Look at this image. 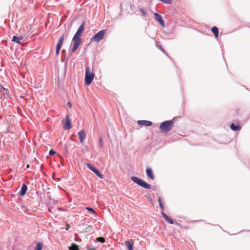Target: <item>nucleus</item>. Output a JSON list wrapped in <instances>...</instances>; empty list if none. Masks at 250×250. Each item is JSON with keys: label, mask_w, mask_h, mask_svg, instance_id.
Listing matches in <instances>:
<instances>
[{"label": "nucleus", "mask_w": 250, "mask_h": 250, "mask_svg": "<svg viewBox=\"0 0 250 250\" xmlns=\"http://www.w3.org/2000/svg\"><path fill=\"white\" fill-rule=\"evenodd\" d=\"M230 128L232 130L234 131H239L241 129V126L239 125H235L234 123H232L230 125Z\"/></svg>", "instance_id": "a211bd4d"}, {"label": "nucleus", "mask_w": 250, "mask_h": 250, "mask_svg": "<svg viewBox=\"0 0 250 250\" xmlns=\"http://www.w3.org/2000/svg\"><path fill=\"white\" fill-rule=\"evenodd\" d=\"M23 36L21 37H17L16 36H14L13 37L12 41L14 42L19 44H22V43L21 42V41L23 39Z\"/></svg>", "instance_id": "ddd939ff"}, {"label": "nucleus", "mask_w": 250, "mask_h": 250, "mask_svg": "<svg viewBox=\"0 0 250 250\" xmlns=\"http://www.w3.org/2000/svg\"><path fill=\"white\" fill-rule=\"evenodd\" d=\"M154 16L155 20H157L162 26L165 27V21L163 20L162 16L157 13H154Z\"/></svg>", "instance_id": "9d476101"}, {"label": "nucleus", "mask_w": 250, "mask_h": 250, "mask_svg": "<svg viewBox=\"0 0 250 250\" xmlns=\"http://www.w3.org/2000/svg\"><path fill=\"white\" fill-rule=\"evenodd\" d=\"M146 173L147 175L151 179H154V175L153 171L150 168H147L146 169Z\"/></svg>", "instance_id": "2eb2a0df"}, {"label": "nucleus", "mask_w": 250, "mask_h": 250, "mask_svg": "<svg viewBox=\"0 0 250 250\" xmlns=\"http://www.w3.org/2000/svg\"><path fill=\"white\" fill-rule=\"evenodd\" d=\"M63 41H64V38H63V36H62V37H61L60 38V39L58 41V42L57 44L56 52V54L57 55H58L59 54V52H60L61 48L62 45Z\"/></svg>", "instance_id": "1a4fd4ad"}, {"label": "nucleus", "mask_w": 250, "mask_h": 250, "mask_svg": "<svg viewBox=\"0 0 250 250\" xmlns=\"http://www.w3.org/2000/svg\"><path fill=\"white\" fill-rule=\"evenodd\" d=\"M71 127V122L69 116L67 115L65 118V122L63 125V128L66 130H68Z\"/></svg>", "instance_id": "6e6552de"}, {"label": "nucleus", "mask_w": 250, "mask_h": 250, "mask_svg": "<svg viewBox=\"0 0 250 250\" xmlns=\"http://www.w3.org/2000/svg\"><path fill=\"white\" fill-rule=\"evenodd\" d=\"M131 179L133 182L145 188L150 189L151 188L150 185L138 177L133 176L131 177Z\"/></svg>", "instance_id": "7ed1b4c3"}, {"label": "nucleus", "mask_w": 250, "mask_h": 250, "mask_svg": "<svg viewBox=\"0 0 250 250\" xmlns=\"http://www.w3.org/2000/svg\"><path fill=\"white\" fill-rule=\"evenodd\" d=\"M92 227L91 226H88L87 228H86L85 229H86L85 231L86 232H90V231H91V230H92Z\"/></svg>", "instance_id": "393cba45"}, {"label": "nucleus", "mask_w": 250, "mask_h": 250, "mask_svg": "<svg viewBox=\"0 0 250 250\" xmlns=\"http://www.w3.org/2000/svg\"><path fill=\"white\" fill-rule=\"evenodd\" d=\"M140 11H141L142 16L144 17L146 16V12L144 9L141 8L140 9Z\"/></svg>", "instance_id": "b1692460"}, {"label": "nucleus", "mask_w": 250, "mask_h": 250, "mask_svg": "<svg viewBox=\"0 0 250 250\" xmlns=\"http://www.w3.org/2000/svg\"><path fill=\"white\" fill-rule=\"evenodd\" d=\"M98 241L101 243H104L105 242V239L104 237H100L97 238Z\"/></svg>", "instance_id": "5701e85b"}, {"label": "nucleus", "mask_w": 250, "mask_h": 250, "mask_svg": "<svg viewBox=\"0 0 250 250\" xmlns=\"http://www.w3.org/2000/svg\"><path fill=\"white\" fill-rule=\"evenodd\" d=\"M69 250H80L79 246L76 244L73 243L69 248Z\"/></svg>", "instance_id": "aec40b11"}, {"label": "nucleus", "mask_w": 250, "mask_h": 250, "mask_svg": "<svg viewBox=\"0 0 250 250\" xmlns=\"http://www.w3.org/2000/svg\"><path fill=\"white\" fill-rule=\"evenodd\" d=\"M72 42H73V45L71 52L73 53L76 51L78 47L81 44L82 41L81 38L76 37L75 39V37H73Z\"/></svg>", "instance_id": "39448f33"}, {"label": "nucleus", "mask_w": 250, "mask_h": 250, "mask_svg": "<svg viewBox=\"0 0 250 250\" xmlns=\"http://www.w3.org/2000/svg\"><path fill=\"white\" fill-rule=\"evenodd\" d=\"M138 124L140 125H145L146 126H151L152 124V122L149 121L140 120L138 121Z\"/></svg>", "instance_id": "f8f14e48"}, {"label": "nucleus", "mask_w": 250, "mask_h": 250, "mask_svg": "<svg viewBox=\"0 0 250 250\" xmlns=\"http://www.w3.org/2000/svg\"><path fill=\"white\" fill-rule=\"evenodd\" d=\"M162 214L165 218V220L170 224H173V221L171 219L165 212H162Z\"/></svg>", "instance_id": "dca6fc26"}, {"label": "nucleus", "mask_w": 250, "mask_h": 250, "mask_svg": "<svg viewBox=\"0 0 250 250\" xmlns=\"http://www.w3.org/2000/svg\"><path fill=\"white\" fill-rule=\"evenodd\" d=\"M94 74L91 71L89 67L86 68L84 82L86 85L90 84L94 78Z\"/></svg>", "instance_id": "f03ea898"}, {"label": "nucleus", "mask_w": 250, "mask_h": 250, "mask_svg": "<svg viewBox=\"0 0 250 250\" xmlns=\"http://www.w3.org/2000/svg\"><path fill=\"white\" fill-rule=\"evenodd\" d=\"M42 245L41 243H38L37 244V247L34 250H42Z\"/></svg>", "instance_id": "4be33fe9"}, {"label": "nucleus", "mask_w": 250, "mask_h": 250, "mask_svg": "<svg viewBox=\"0 0 250 250\" xmlns=\"http://www.w3.org/2000/svg\"><path fill=\"white\" fill-rule=\"evenodd\" d=\"M86 208L87 210H89V211H91V212H93V213H95V211L93 209V208H89V207H86V208Z\"/></svg>", "instance_id": "bb28decb"}, {"label": "nucleus", "mask_w": 250, "mask_h": 250, "mask_svg": "<svg viewBox=\"0 0 250 250\" xmlns=\"http://www.w3.org/2000/svg\"><path fill=\"white\" fill-rule=\"evenodd\" d=\"M89 250H95V248H91Z\"/></svg>", "instance_id": "7c9ffc66"}, {"label": "nucleus", "mask_w": 250, "mask_h": 250, "mask_svg": "<svg viewBox=\"0 0 250 250\" xmlns=\"http://www.w3.org/2000/svg\"><path fill=\"white\" fill-rule=\"evenodd\" d=\"M55 153V152L52 150V149H51L50 151H49V155H53Z\"/></svg>", "instance_id": "cd10ccee"}, {"label": "nucleus", "mask_w": 250, "mask_h": 250, "mask_svg": "<svg viewBox=\"0 0 250 250\" xmlns=\"http://www.w3.org/2000/svg\"><path fill=\"white\" fill-rule=\"evenodd\" d=\"M175 224H176L177 225H178V226H181V225H180L179 223H178V222H176V223H175Z\"/></svg>", "instance_id": "c756f323"}, {"label": "nucleus", "mask_w": 250, "mask_h": 250, "mask_svg": "<svg viewBox=\"0 0 250 250\" xmlns=\"http://www.w3.org/2000/svg\"><path fill=\"white\" fill-rule=\"evenodd\" d=\"M84 25H85V22H83L79 28H78V30L77 31L76 33L74 35V37H75V38L76 37L77 38H81V36L82 34L83 33L84 30Z\"/></svg>", "instance_id": "0eeeda50"}, {"label": "nucleus", "mask_w": 250, "mask_h": 250, "mask_svg": "<svg viewBox=\"0 0 250 250\" xmlns=\"http://www.w3.org/2000/svg\"><path fill=\"white\" fill-rule=\"evenodd\" d=\"M67 106H69V108H71L72 104H71L70 102H69L67 103Z\"/></svg>", "instance_id": "c85d7f7f"}, {"label": "nucleus", "mask_w": 250, "mask_h": 250, "mask_svg": "<svg viewBox=\"0 0 250 250\" xmlns=\"http://www.w3.org/2000/svg\"><path fill=\"white\" fill-rule=\"evenodd\" d=\"M27 187L26 186V185L25 184H23L22 185V187H21V193H20V194L21 196H24L26 191H27Z\"/></svg>", "instance_id": "f3484780"}, {"label": "nucleus", "mask_w": 250, "mask_h": 250, "mask_svg": "<svg viewBox=\"0 0 250 250\" xmlns=\"http://www.w3.org/2000/svg\"><path fill=\"white\" fill-rule=\"evenodd\" d=\"M78 136L79 137L80 142L81 143H83L86 137V134L83 130H82L78 132Z\"/></svg>", "instance_id": "9b49d317"}, {"label": "nucleus", "mask_w": 250, "mask_h": 250, "mask_svg": "<svg viewBox=\"0 0 250 250\" xmlns=\"http://www.w3.org/2000/svg\"><path fill=\"white\" fill-rule=\"evenodd\" d=\"M68 228H69V226H68L67 227V229H68Z\"/></svg>", "instance_id": "2f4dec72"}, {"label": "nucleus", "mask_w": 250, "mask_h": 250, "mask_svg": "<svg viewBox=\"0 0 250 250\" xmlns=\"http://www.w3.org/2000/svg\"><path fill=\"white\" fill-rule=\"evenodd\" d=\"M160 0L165 3H171V0Z\"/></svg>", "instance_id": "a878e982"}, {"label": "nucleus", "mask_w": 250, "mask_h": 250, "mask_svg": "<svg viewBox=\"0 0 250 250\" xmlns=\"http://www.w3.org/2000/svg\"><path fill=\"white\" fill-rule=\"evenodd\" d=\"M87 167L91 170L93 172H94L96 175L99 177L101 179H103L104 178V176L102 174H101L100 171L96 168L90 165V164H86Z\"/></svg>", "instance_id": "423d86ee"}, {"label": "nucleus", "mask_w": 250, "mask_h": 250, "mask_svg": "<svg viewBox=\"0 0 250 250\" xmlns=\"http://www.w3.org/2000/svg\"><path fill=\"white\" fill-rule=\"evenodd\" d=\"M173 125L174 122L172 121H167L161 124L159 128L164 132H167L171 129Z\"/></svg>", "instance_id": "f257e3e1"}, {"label": "nucleus", "mask_w": 250, "mask_h": 250, "mask_svg": "<svg viewBox=\"0 0 250 250\" xmlns=\"http://www.w3.org/2000/svg\"><path fill=\"white\" fill-rule=\"evenodd\" d=\"M125 245L128 250H133V241L131 240L130 241H126L125 242Z\"/></svg>", "instance_id": "4468645a"}, {"label": "nucleus", "mask_w": 250, "mask_h": 250, "mask_svg": "<svg viewBox=\"0 0 250 250\" xmlns=\"http://www.w3.org/2000/svg\"><path fill=\"white\" fill-rule=\"evenodd\" d=\"M158 202H159V205L160 206V208H161V209L162 210H164V205H163V203L162 202L161 198L160 197H158Z\"/></svg>", "instance_id": "412c9836"}, {"label": "nucleus", "mask_w": 250, "mask_h": 250, "mask_svg": "<svg viewBox=\"0 0 250 250\" xmlns=\"http://www.w3.org/2000/svg\"><path fill=\"white\" fill-rule=\"evenodd\" d=\"M211 31L213 33L215 37L216 38H217L218 37V35H219V32H218V28L217 27H216V26H213L211 28Z\"/></svg>", "instance_id": "6ab92c4d"}, {"label": "nucleus", "mask_w": 250, "mask_h": 250, "mask_svg": "<svg viewBox=\"0 0 250 250\" xmlns=\"http://www.w3.org/2000/svg\"><path fill=\"white\" fill-rule=\"evenodd\" d=\"M105 33L106 30H102L100 31L95 35L91 38V42H94L97 43L100 42L104 39Z\"/></svg>", "instance_id": "20e7f679"}]
</instances>
